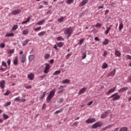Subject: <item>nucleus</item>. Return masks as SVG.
<instances>
[{
  "instance_id": "1",
  "label": "nucleus",
  "mask_w": 131,
  "mask_h": 131,
  "mask_svg": "<svg viewBox=\"0 0 131 131\" xmlns=\"http://www.w3.org/2000/svg\"><path fill=\"white\" fill-rule=\"evenodd\" d=\"M73 33V29L72 27L67 28L64 31V34L67 36V38L71 36V34Z\"/></svg>"
},
{
  "instance_id": "2",
  "label": "nucleus",
  "mask_w": 131,
  "mask_h": 131,
  "mask_svg": "<svg viewBox=\"0 0 131 131\" xmlns=\"http://www.w3.org/2000/svg\"><path fill=\"white\" fill-rule=\"evenodd\" d=\"M112 101H117V100L120 99V95H119L118 93H116L110 97V99H112Z\"/></svg>"
},
{
  "instance_id": "3",
  "label": "nucleus",
  "mask_w": 131,
  "mask_h": 131,
  "mask_svg": "<svg viewBox=\"0 0 131 131\" xmlns=\"http://www.w3.org/2000/svg\"><path fill=\"white\" fill-rule=\"evenodd\" d=\"M102 125H103V123L100 121L97 122L92 126V128H98V127H100V126H102Z\"/></svg>"
},
{
  "instance_id": "4",
  "label": "nucleus",
  "mask_w": 131,
  "mask_h": 131,
  "mask_svg": "<svg viewBox=\"0 0 131 131\" xmlns=\"http://www.w3.org/2000/svg\"><path fill=\"white\" fill-rule=\"evenodd\" d=\"M116 86H115V87H113V88L111 89L108 92H107L105 93V95H106V96H109L110 95V94L114 93V92H115V90H116Z\"/></svg>"
},
{
  "instance_id": "5",
  "label": "nucleus",
  "mask_w": 131,
  "mask_h": 131,
  "mask_svg": "<svg viewBox=\"0 0 131 131\" xmlns=\"http://www.w3.org/2000/svg\"><path fill=\"white\" fill-rule=\"evenodd\" d=\"M50 68H51L50 67V64L46 63L45 68L43 71L44 73H45L46 74L49 73V71Z\"/></svg>"
},
{
  "instance_id": "6",
  "label": "nucleus",
  "mask_w": 131,
  "mask_h": 131,
  "mask_svg": "<svg viewBox=\"0 0 131 131\" xmlns=\"http://www.w3.org/2000/svg\"><path fill=\"white\" fill-rule=\"evenodd\" d=\"M86 123H94L96 122V119L94 118L88 119L85 121Z\"/></svg>"
},
{
  "instance_id": "7",
  "label": "nucleus",
  "mask_w": 131,
  "mask_h": 131,
  "mask_svg": "<svg viewBox=\"0 0 131 131\" xmlns=\"http://www.w3.org/2000/svg\"><path fill=\"white\" fill-rule=\"evenodd\" d=\"M89 3V0H82L81 2L79 4V7H83L84 5Z\"/></svg>"
},
{
  "instance_id": "8",
  "label": "nucleus",
  "mask_w": 131,
  "mask_h": 131,
  "mask_svg": "<svg viewBox=\"0 0 131 131\" xmlns=\"http://www.w3.org/2000/svg\"><path fill=\"white\" fill-rule=\"evenodd\" d=\"M21 11V9L14 10L11 13L13 15H18V14H20Z\"/></svg>"
},
{
  "instance_id": "9",
  "label": "nucleus",
  "mask_w": 131,
  "mask_h": 131,
  "mask_svg": "<svg viewBox=\"0 0 131 131\" xmlns=\"http://www.w3.org/2000/svg\"><path fill=\"white\" fill-rule=\"evenodd\" d=\"M19 59L21 63H24L25 60H26V56H25V55H22L20 56Z\"/></svg>"
},
{
  "instance_id": "10",
  "label": "nucleus",
  "mask_w": 131,
  "mask_h": 131,
  "mask_svg": "<svg viewBox=\"0 0 131 131\" xmlns=\"http://www.w3.org/2000/svg\"><path fill=\"white\" fill-rule=\"evenodd\" d=\"M28 78H29L30 80H33V78H34V74H33V73H31L30 74L28 75Z\"/></svg>"
},
{
  "instance_id": "11",
  "label": "nucleus",
  "mask_w": 131,
  "mask_h": 131,
  "mask_svg": "<svg viewBox=\"0 0 131 131\" xmlns=\"http://www.w3.org/2000/svg\"><path fill=\"white\" fill-rule=\"evenodd\" d=\"M115 73H116V70L114 69L113 71L110 72L109 74L107 75V77H109V76H114Z\"/></svg>"
},
{
  "instance_id": "12",
  "label": "nucleus",
  "mask_w": 131,
  "mask_h": 131,
  "mask_svg": "<svg viewBox=\"0 0 131 131\" xmlns=\"http://www.w3.org/2000/svg\"><path fill=\"white\" fill-rule=\"evenodd\" d=\"M5 84L6 82H5V80L0 81V87H1L2 89H5Z\"/></svg>"
},
{
  "instance_id": "13",
  "label": "nucleus",
  "mask_w": 131,
  "mask_h": 131,
  "mask_svg": "<svg viewBox=\"0 0 131 131\" xmlns=\"http://www.w3.org/2000/svg\"><path fill=\"white\" fill-rule=\"evenodd\" d=\"M106 30L104 31V34H105V35H108L110 30H111V27H106Z\"/></svg>"
},
{
  "instance_id": "14",
  "label": "nucleus",
  "mask_w": 131,
  "mask_h": 131,
  "mask_svg": "<svg viewBox=\"0 0 131 131\" xmlns=\"http://www.w3.org/2000/svg\"><path fill=\"white\" fill-rule=\"evenodd\" d=\"M86 91V88H83L81 90H80V91L78 93V95H82V94H83L84 92Z\"/></svg>"
},
{
  "instance_id": "15",
  "label": "nucleus",
  "mask_w": 131,
  "mask_h": 131,
  "mask_svg": "<svg viewBox=\"0 0 131 131\" xmlns=\"http://www.w3.org/2000/svg\"><path fill=\"white\" fill-rule=\"evenodd\" d=\"M46 22V20L45 19H42L41 21H39V22L36 23V24L37 25H43V24H45Z\"/></svg>"
},
{
  "instance_id": "16",
  "label": "nucleus",
  "mask_w": 131,
  "mask_h": 131,
  "mask_svg": "<svg viewBox=\"0 0 131 131\" xmlns=\"http://www.w3.org/2000/svg\"><path fill=\"white\" fill-rule=\"evenodd\" d=\"M55 93H56V89H53L51 91L49 94V96L53 97L55 96Z\"/></svg>"
},
{
  "instance_id": "17",
  "label": "nucleus",
  "mask_w": 131,
  "mask_h": 131,
  "mask_svg": "<svg viewBox=\"0 0 131 131\" xmlns=\"http://www.w3.org/2000/svg\"><path fill=\"white\" fill-rule=\"evenodd\" d=\"M56 46L58 47V48H62L63 46H64V42H58L56 43Z\"/></svg>"
},
{
  "instance_id": "18",
  "label": "nucleus",
  "mask_w": 131,
  "mask_h": 131,
  "mask_svg": "<svg viewBox=\"0 0 131 131\" xmlns=\"http://www.w3.org/2000/svg\"><path fill=\"white\" fill-rule=\"evenodd\" d=\"M125 91H127V88H123L118 90L119 93H123Z\"/></svg>"
},
{
  "instance_id": "19",
  "label": "nucleus",
  "mask_w": 131,
  "mask_h": 131,
  "mask_svg": "<svg viewBox=\"0 0 131 131\" xmlns=\"http://www.w3.org/2000/svg\"><path fill=\"white\" fill-rule=\"evenodd\" d=\"M14 36V33H7L5 35V37H11Z\"/></svg>"
},
{
  "instance_id": "20",
  "label": "nucleus",
  "mask_w": 131,
  "mask_h": 131,
  "mask_svg": "<svg viewBox=\"0 0 131 131\" xmlns=\"http://www.w3.org/2000/svg\"><path fill=\"white\" fill-rule=\"evenodd\" d=\"M107 115H108V112H106L103 114H102L101 115V118H105L107 117Z\"/></svg>"
},
{
  "instance_id": "21",
  "label": "nucleus",
  "mask_w": 131,
  "mask_h": 131,
  "mask_svg": "<svg viewBox=\"0 0 131 131\" xmlns=\"http://www.w3.org/2000/svg\"><path fill=\"white\" fill-rule=\"evenodd\" d=\"M34 58H35V56H34V55H30L29 56V61H32V60H33Z\"/></svg>"
},
{
  "instance_id": "22",
  "label": "nucleus",
  "mask_w": 131,
  "mask_h": 131,
  "mask_svg": "<svg viewBox=\"0 0 131 131\" xmlns=\"http://www.w3.org/2000/svg\"><path fill=\"white\" fill-rule=\"evenodd\" d=\"M109 43V40L108 39H104V41L103 42V46H106Z\"/></svg>"
},
{
  "instance_id": "23",
  "label": "nucleus",
  "mask_w": 131,
  "mask_h": 131,
  "mask_svg": "<svg viewBox=\"0 0 131 131\" xmlns=\"http://www.w3.org/2000/svg\"><path fill=\"white\" fill-rule=\"evenodd\" d=\"M115 54L117 57H120V56H121V53H120V52L117 50L115 51Z\"/></svg>"
},
{
  "instance_id": "24",
  "label": "nucleus",
  "mask_w": 131,
  "mask_h": 131,
  "mask_svg": "<svg viewBox=\"0 0 131 131\" xmlns=\"http://www.w3.org/2000/svg\"><path fill=\"white\" fill-rule=\"evenodd\" d=\"M113 125H114V124L108 125L105 126V127L103 128V130H106V129H108V128H110Z\"/></svg>"
},
{
  "instance_id": "25",
  "label": "nucleus",
  "mask_w": 131,
  "mask_h": 131,
  "mask_svg": "<svg viewBox=\"0 0 131 131\" xmlns=\"http://www.w3.org/2000/svg\"><path fill=\"white\" fill-rule=\"evenodd\" d=\"M107 67H108V64L105 62L103 63L102 66V69H106Z\"/></svg>"
},
{
  "instance_id": "26",
  "label": "nucleus",
  "mask_w": 131,
  "mask_h": 131,
  "mask_svg": "<svg viewBox=\"0 0 131 131\" xmlns=\"http://www.w3.org/2000/svg\"><path fill=\"white\" fill-rule=\"evenodd\" d=\"M122 28H123V24L122 23H120L119 26V30L120 31L122 30Z\"/></svg>"
},
{
  "instance_id": "27",
  "label": "nucleus",
  "mask_w": 131,
  "mask_h": 131,
  "mask_svg": "<svg viewBox=\"0 0 131 131\" xmlns=\"http://www.w3.org/2000/svg\"><path fill=\"white\" fill-rule=\"evenodd\" d=\"M53 96H51V95H48V96L47 97V102H50L52 99H53Z\"/></svg>"
},
{
  "instance_id": "28",
  "label": "nucleus",
  "mask_w": 131,
  "mask_h": 131,
  "mask_svg": "<svg viewBox=\"0 0 131 131\" xmlns=\"http://www.w3.org/2000/svg\"><path fill=\"white\" fill-rule=\"evenodd\" d=\"M60 73H61V71L57 70L53 73V75H58V74H60Z\"/></svg>"
},
{
  "instance_id": "29",
  "label": "nucleus",
  "mask_w": 131,
  "mask_h": 131,
  "mask_svg": "<svg viewBox=\"0 0 131 131\" xmlns=\"http://www.w3.org/2000/svg\"><path fill=\"white\" fill-rule=\"evenodd\" d=\"M57 40L58 41H64V38L61 36H59L57 38Z\"/></svg>"
},
{
  "instance_id": "30",
  "label": "nucleus",
  "mask_w": 131,
  "mask_h": 131,
  "mask_svg": "<svg viewBox=\"0 0 131 131\" xmlns=\"http://www.w3.org/2000/svg\"><path fill=\"white\" fill-rule=\"evenodd\" d=\"M13 63L14 65H17L18 64V57H15V59L13 61Z\"/></svg>"
},
{
  "instance_id": "31",
  "label": "nucleus",
  "mask_w": 131,
  "mask_h": 131,
  "mask_svg": "<svg viewBox=\"0 0 131 131\" xmlns=\"http://www.w3.org/2000/svg\"><path fill=\"white\" fill-rule=\"evenodd\" d=\"M49 58H50V54H46L44 55V58L46 60H48V59H49Z\"/></svg>"
},
{
  "instance_id": "32",
  "label": "nucleus",
  "mask_w": 131,
  "mask_h": 131,
  "mask_svg": "<svg viewBox=\"0 0 131 131\" xmlns=\"http://www.w3.org/2000/svg\"><path fill=\"white\" fill-rule=\"evenodd\" d=\"M119 131H127V127H123L120 129Z\"/></svg>"
},
{
  "instance_id": "33",
  "label": "nucleus",
  "mask_w": 131,
  "mask_h": 131,
  "mask_svg": "<svg viewBox=\"0 0 131 131\" xmlns=\"http://www.w3.org/2000/svg\"><path fill=\"white\" fill-rule=\"evenodd\" d=\"M4 119L6 120L9 118V116L6 114H3Z\"/></svg>"
},
{
  "instance_id": "34",
  "label": "nucleus",
  "mask_w": 131,
  "mask_h": 131,
  "mask_svg": "<svg viewBox=\"0 0 131 131\" xmlns=\"http://www.w3.org/2000/svg\"><path fill=\"white\" fill-rule=\"evenodd\" d=\"M62 82L63 83H69V82H70V80H69V79H66L64 80H62Z\"/></svg>"
},
{
  "instance_id": "35",
  "label": "nucleus",
  "mask_w": 131,
  "mask_h": 131,
  "mask_svg": "<svg viewBox=\"0 0 131 131\" xmlns=\"http://www.w3.org/2000/svg\"><path fill=\"white\" fill-rule=\"evenodd\" d=\"M28 42H29V40H28V39H26L23 42V46H26Z\"/></svg>"
},
{
  "instance_id": "36",
  "label": "nucleus",
  "mask_w": 131,
  "mask_h": 131,
  "mask_svg": "<svg viewBox=\"0 0 131 131\" xmlns=\"http://www.w3.org/2000/svg\"><path fill=\"white\" fill-rule=\"evenodd\" d=\"M83 41H84V38H82L80 40V41L78 43V45H80V46H81L82 43H83Z\"/></svg>"
},
{
  "instance_id": "37",
  "label": "nucleus",
  "mask_w": 131,
  "mask_h": 131,
  "mask_svg": "<svg viewBox=\"0 0 131 131\" xmlns=\"http://www.w3.org/2000/svg\"><path fill=\"white\" fill-rule=\"evenodd\" d=\"M11 101L7 102L6 103H5L4 106L7 107V106H10V105H11Z\"/></svg>"
},
{
  "instance_id": "38",
  "label": "nucleus",
  "mask_w": 131,
  "mask_h": 131,
  "mask_svg": "<svg viewBox=\"0 0 131 131\" xmlns=\"http://www.w3.org/2000/svg\"><path fill=\"white\" fill-rule=\"evenodd\" d=\"M45 33H46V32L42 31V32H41L39 33L38 34V35L39 36H42V35H43Z\"/></svg>"
},
{
  "instance_id": "39",
  "label": "nucleus",
  "mask_w": 131,
  "mask_h": 131,
  "mask_svg": "<svg viewBox=\"0 0 131 131\" xmlns=\"http://www.w3.org/2000/svg\"><path fill=\"white\" fill-rule=\"evenodd\" d=\"M30 21V17H29L26 20L23 21L22 24H26L27 22H29Z\"/></svg>"
},
{
  "instance_id": "40",
  "label": "nucleus",
  "mask_w": 131,
  "mask_h": 131,
  "mask_svg": "<svg viewBox=\"0 0 131 131\" xmlns=\"http://www.w3.org/2000/svg\"><path fill=\"white\" fill-rule=\"evenodd\" d=\"M73 2H74V0H67V4H68V5H70L72 4Z\"/></svg>"
},
{
  "instance_id": "41",
  "label": "nucleus",
  "mask_w": 131,
  "mask_h": 131,
  "mask_svg": "<svg viewBox=\"0 0 131 131\" xmlns=\"http://www.w3.org/2000/svg\"><path fill=\"white\" fill-rule=\"evenodd\" d=\"M46 94H47V92H43V94L40 97L41 100H42L43 98H45V97L46 96Z\"/></svg>"
},
{
  "instance_id": "42",
  "label": "nucleus",
  "mask_w": 131,
  "mask_h": 131,
  "mask_svg": "<svg viewBox=\"0 0 131 131\" xmlns=\"http://www.w3.org/2000/svg\"><path fill=\"white\" fill-rule=\"evenodd\" d=\"M63 111V109H61L60 110L56 111L55 113L54 114H59V113H61Z\"/></svg>"
},
{
  "instance_id": "43",
  "label": "nucleus",
  "mask_w": 131,
  "mask_h": 131,
  "mask_svg": "<svg viewBox=\"0 0 131 131\" xmlns=\"http://www.w3.org/2000/svg\"><path fill=\"white\" fill-rule=\"evenodd\" d=\"M57 21L58 22H63V21H64V17H61L59 18V19H57Z\"/></svg>"
},
{
  "instance_id": "44",
  "label": "nucleus",
  "mask_w": 131,
  "mask_h": 131,
  "mask_svg": "<svg viewBox=\"0 0 131 131\" xmlns=\"http://www.w3.org/2000/svg\"><path fill=\"white\" fill-rule=\"evenodd\" d=\"M18 28V26L17 25H15L14 26V27L12 28V30L14 31V30H16V29H17Z\"/></svg>"
},
{
  "instance_id": "45",
  "label": "nucleus",
  "mask_w": 131,
  "mask_h": 131,
  "mask_svg": "<svg viewBox=\"0 0 131 131\" xmlns=\"http://www.w3.org/2000/svg\"><path fill=\"white\" fill-rule=\"evenodd\" d=\"M14 52H15L14 50H10L8 52V54H13Z\"/></svg>"
},
{
  "instance_id": "46",
  "label": "nucleus",
  "mask_w": 131,
  "mask_h": 131,
  "mask_svg": "<svg viewBox=\"0 0 131 131\" xmlns=\"http://www.w3.org/2000/svg\"><path fill=\"white\" fill-rule=\"evenodd\" d=\"M102 26V24L97 23L96 25H95V27H98L99 28H101Z\"/></svg>"
},
{
  "instance_id": "47",
  "label": "nucleus",
  "mask_w": 131,
  "mask_h": 131,
  "mask_svg": "<svg viewBox=\"0 0 131 131\" xmlns=\"http://www.w3.org/2000/svg\"><path fill=\"white\" fill-rule=\"evenodd\" d=\"M41 29V27H39L34 29V31H38Z\"/></svg>"
},
{
  "instance_id": "48",
  "label": "nucleus",
  "mask_w": 131,
  "mask_h": 131,
  "mask_svg": "<svg viewBox=\"0 0 131 131\" xmlns=\"http://www.w3.org/2000/svg\"><path fill=\"white\" fill-rule=\"evenodd\" d=\"M43 4V5H45V6H48V5H49V3H48V2L46 1H42L41 2V4Z\"/></svg>"
},
{
  "instance_id": "49",
  "label": "nucleus",
  "mask_w": 131,
  "mask_h": 131,
  "mask_svg": "<svg viewBox=\"0 0 131 131\" xmlns=\"http://www.w3.org/2000/svg\"><path fill=\"white\" fill-rule=\"evenodd\" d=\"M10 94H11V92L9 91H7L5 94H4V96H9V95H10Z\"/></svg>"
},
{
  "instance_id": "50",
  "label": "nucleus",
  "mask_w": 131,
  "mask_h": 131,
  "mask_svg": "<svg viewBox=\"0 0 131 131\" xmlns=\"http://www.w3.org/2000/svg\"><path fill=\"white\" fill-rule=\"evenodd\" d=\"M28 33V31H27V30H25L23 32V34H24V35L27 34Z\"/></svg>"
},
{
  "instance_id": "51",
  "label": "nucleus",
  "mask_w": 131,
  "mask_h": 131,
  "mask_svg": "<svg viewBox=\"0 0 131 131\" xmlns=\"http://www.w3.org/2000/svg\"><path fill=\"white\" fill-rule=\"evenodd\" d=\"M14 101H16L17 102H20V97H16Z\"/></svg>"
},
{
  "instance_id": "52",
  "label": "nucleus",
  "mask_w": 131,
  "mask_h": 131,
  "mask_svg": "<svg viewBox=\"0 0 131 131\" xmlns=\"http://www.w3.org/2000/svg\"><path fill=\"white\" fill-rule=\"evenodd\" d=\"M26 101V99H20L19 100V102L20 103H24V102H25Z\"/></svg>"
},
{
  "instance_id": "53",
  "label": "nucleus",
  "mask_w": 131,
  "mask_h": 131,
  "mask_svg": "<svg viewBox=\"0 0 131 131\" xmlns=\"http://www.w3.org/2000/svg\"><path fill=\"white\" fill-rule=\"evenodd\" d=\"M0 47H1V48H2V49H4V48H5V47H6V45H5L4 43H2L0 45Z\"/></svg>"
},
{
  "instance_id": "54",
  "label": "nucleus",
  "mask_w": 131,
  "mask_h": 131,
  "mask_svg": "<svg viewBox=\"0 0 131 131\" xmlns=\"http://www.w3.org/2000/svg\"><path fill=\"white\" fill-rule=\"evenodd\" d=\"M86 58V54L85 53H83L82 56V59H84Z\"/></svg>"
},
{
  "instance_id": "55",
  "label": "nucleus",
  "mask_w": 131,
  "mask_h": 131,
  "mask_svg": "<svg viewBox=\"0 0 131 131\" xmlns=\"http://www.w3.org/2000/svg\"><path fill=\"white\" fill-rule=\"evenodd\" d=\"M25 89H31L32 86L31 85H26L25 86Z\"/></svg>"
},
{
  "instance_id": "56",
  "label": "nucleus",
  "mask_w": 131,
  "mask_h": 131,
  "mask_svg": "<svg viewBox=\"0 0 131 131\" xmlns=\"http://www.w3.org/2000/svg\"><path fill=\"white\" fill-rule=\"evenodd\" d=\"M93 103H94V101H90L89 102L87 105L88 106H91V105H92V104H93Z\"/></svg>"
},
{
  "instance_id": "57",
  "label": "nucleus",
  "mask_w": 131,
  "mask_h": 131,
  "mask_svg": "<svg viewBox=\"0 0 131 131\" xmlns=\"http://www.w3.org/2000/svg\"><path fill=\"white\" fill-rule=\"evenodd\" d=\"M126 57L127 59H128L129 60H131V56L129 55H126Z\"/></svg>"
},
{
  "instance_id": "58",
  "label": "nucleus",
  "mask_w": 131,
  "mask_h": 131,
  "mask_svg": "<svg viewBox=\"0 0 131 131\" xmlns=\"http://www.w3.org/2000/svg\"><path fill=\"white\" fill-rule=\"evenodd\" d=\"M2 65L4 66V67H7V63L4 61H2Z\"/></svg>"
},
{
  "instance_id": "59",
  "label": "nucleus",
  "mask_w": 131,
  "mask_h": 131,
  "mask_svg": "<svg viewBox=\"0 0 131 131\" xmlns=\"http://www.w3.org/2000/svg\"><path fill=\"white\" fill-rule=\"evenodd\" d=\"M8 65L10 66L11 65V59H8L7 61Z\"/></svg>"
},
{
  "instance_id": "60",
  "label": "nucleus",
  "mask_w": 131,
  "mask_h": 131,
  "mask_svg": "<svg viewBox=\"0 0 131 131\" xmlns=\"http://www.w3.org/2000/svg\"><path fill=\"white\" fill-rule=\"evenodd\" d=\"M64 101V99L63 98H60L59 99V103H63V101Z\"/></svg>"
},
{
  "instance_id": "61",
  "label": "nucleus",
  "mask_w": 131,
  "mask_h": 131,
  "mask_svg": "<svg viewBox=\"0 0 131 131\" xmlns=\"http://www.w3.org/2000/svg\"><path fill=\"white\" fill-rule=\"evenodd\" d=\"M77 124H78V122H75L73 124V125L75 126H77Z\"/></svg>"
},
{
  "instance_id": "62",
  "label": "nucleus",
  "mask_w": 131,
  "mask_h": 131,
  "mask_svg": "<svg viewBox=\"0 0 131 131\" xmlns=\"http://www.w3.org/2000/svg\"><path fill=\"white\" fill-rule=\"evenodd\" d=\"M95 40H96V41H99L100 39H99V37H96L95 38Z\"/></svg>"
},
{
  "instance_id": "63",
  "label": "nucleus",
  "mask_w": 131,
  "mask_h": 131,
  "mask_svg": "<svg viewBox=\"0 0 131 131\" xmlns=\"http://www.w3.org/2000/svg\"><path fill=\"white\" fill-rule=\"evenodd\" d=\"M63 92H65V90H62L59 91L58 92V94H61V93H63Z\"/></svg>"
},
{
  "instance_id": "64",
  "label": "nucleus",
  "mask_w": 131,
  "mask_h": 131,
  "mask_svg": "<svg viewBox=\"0 0 131 131\" xmlns=\"http://www.w3.org/2000/svg\"><path fill=\"white\" fill-rule=\"evenodd\" d=\"M107 51H104L103 53V55L104 57H106V55H107Z\"/></svg>"
}]
</instances>
